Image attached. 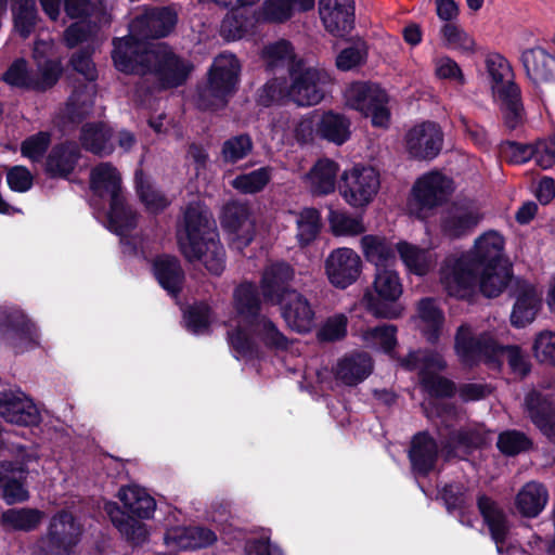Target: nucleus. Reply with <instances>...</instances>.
I'll return each mask as SVG.
<instances>
[{
    "label": "nucleus",
    "mask_w": 555,
    "mask_h": 555,
    "mask_svg": "<svg viewBox=\"0 0 555 555\" xmlns=\"http://www.w3.org/2000/svg\"><path fill=\"white\" fill-rule=\"evenodd\" d=\"M504 246V237L499 232L487 231L476 238L469 251L448 256L440 268V283L446 293L455 298L469 297L477 287V271L496 268L495 284L491 285L486 275L482 294L490 298L499 296L512 276Z\"/></svg>",
    "instance_id": "nucleus-1"
},
{
    "label": "nucleus",
    "mask_w": 555,
    "mask_h": 555,
    "mask_svg": "<svg viewBox=\"0 0 555 555\" xmlns=\"http://www.w3.org/2000/svg\"><path fill=\"white\" fill-rule=\"evenodd\" d=\"M112 59L115 67L125 74L154 75L163 88L182 85L192 65L178 59L163 43L149 42L141 34L116 38Z\"/></svg>",
    "instance_id": "nucleus-2"
},
{
    "label": "nucleus",
    "mask_w": 555,
    "mask_h": 555,
    "mask_svg": "<svg viewBox=\"0 0 555 555\" xmlns=\"http://www.w3.org/2000/svg\"><path fill=\"white\" fill-rule=\"evenodd\" d=\"M237 315L229 320L228 340L242 357L253 353L259 345L284 350L289 340L276 325L266 317H259L260 300L253 283H242L234 292Z\"/></svg>",
    "instance_id": "nucleus-3"
},
{
    "label": "nucleus",
    "mask_w": 555,
    "mask_h": 555,
    "mask_svg": "<svg viewBox=\"0 0 555 555\" xmlns=\"http://www.w3.org/2000/svg\"><path fill=\"white\" fill-rule=\"evenodd\" d=\"M209 211L199 203L190 204L177 230L180 251L189 261H201L215 275L224 269V250Z\"/></svg>",
    "instance_id": "nucleus-4"
},
{
    "label": "nucleus",
    "mask_w": 555,
    "mask_h": 555,
    "mask_svg": "<svg viewBox=\"0 0 555 555\" xmlns=\"http://www.w3.org/2000/svg\"><path fill=\"white\" fill-rule=\"evenodd\" d=\"M454 351L461 363L474 366L485 363L490 369L499 370L506 360L511 372L524 377L530 371V363L518 346L498 344L491 334H476L468 324H462L454 337Z\"/></svg>",
    "instance_id": "nucleus-5"
},
{
    "label": "nucleus",
    "mask_w": 555,
    "mask_h": 555,
    "mask_svg": "<svg viewBox=\"0 0 555 555\" xmlns=\"http://www.w3.org/2000/svg\"><path fill=\"white\" fill-rule=\"evenodd\" d=\"M291 83L284 79L269 80L258 92V102L263 106L289 99L299 106L319 104L325 94L326 87L332 82L331 75L324 68L311 66L298 60L291 68Z\"/></svg>",
    "instance_id": "nucleus-6"
},
{
    "label": "nucleus",
    "mask_w": 555,
    "mask_h": 555,
    "mask_svg": "<svg viewBox=\"0 0 555 555\" xmlns=\"http://www.w3.org/2000/svg\"><path fill=\"white\" fill-rule=\"evenodd\" d=\"M91 189L100 196L111 197L107 214L108 229L128 244L126 236L137 224V215L125 203L119 171L109 163H102L91 171Z\"/></svg>",
    "instance_id": "nucleus-7"
},
{
    "label": "nucleus",
    "mask_w": 555,
    "mask_h": 555,
    "mask_svg": "<svg viewBox=\"0 0 555 555\" xmlns=\"http://www.w3.org/2000/svg\"><path fill=\"white\" fill-rule=\"evenodd\" d=\"M403 294V285L398 271L392 268L375 270L371 288L364 292L362 304L376 318L398 319L403 306L398 302Z\"/></svg>",
    "instance_id": "nucleus-8"
},
{
    "label": "nucleus",
    "mask_w": 555,
    "mask_h": 555,
    "mask_svg": "<svg viewBox=\"0 0 555 555\" xmlns=\"http://www.w3.org/2000/svg\"><path fill=\"white\" fill-rule=\"evenodd\" d=\"M241 65L233 54L218 55L209 70L206 87L198 93V105L204 109L222 107L227 98L235 90Z\"/></svg>",
    "instance_id": "nucleus-9"
},
{
    "label": "nucleus",
    "mask_w": 555,
    "mask_h": 555,
    "mask_svg": "<svg viewBox=\"0 0 555 555\" xmlns=\"http://www.w3.org/2000/svg\"><path fill=\"white\" fill-rule=\"evenodd\" d=\"M81 526L67 511L57 512L50 519L47 532L31 546L33 555H72L80 541Z\"/></svg>",
    "instance_id": "nucleus-10"
},
{
    "label": "nucleus",
    "mask_w": 555,
    "mask_h": 555,
    "mask_svg": "<svg viewBox=\"0 0 555 555\" xmlns=\"http://www.w3.org/2000/svg\"><path fill=\"white\" fill-rule=\"evenodd\" d=\"M400 364L409 371L418 372L421 385L430 397H450L454 393V384L438 375L447 366L441 353L431 350L413 351Z\"/></svg>",
    "instance_id": "nucleus-11"
},
{
    "label": "nucleus",
    "mask_w": 555,
    "mask_h": 555,
    "mask_svg": "<svg viewBox=\"0 0 555 555\" xmlns=\"http://www.w3.org/2000/svg\"><path fill=\"white\" fill-rule=\"evenodd\" d=\"M379 188V175L373 167L354 165L340 175L338 191L350 207L365 208L375 199Z\"/></svg>",
    "instance_id": "nucleus-12"
},
{
    "label": "nucleus",
    "mask_w": 555,
    "mask_h": 555,
    "mask_svg": "<svg viewBox=\"0 0 555 555\" xmlns=\"http://www.w3.org/2000/svg\"><path fill=\"white\" fill-rule=\"evenodd\" d=\"M345 103L364 116H371L375 127H387L390 113L387 107L388 96L377 85L352 82L344 91Z\"/></svg>",
    "instance_id": "nucleus-13"
},
{
    "label": "nucleus",
    "mask_w": 555,
    "mask_h": 555,
    "mask_svg": "<svg viewBox=\"0 0 555 555\" xmlns=\"http://www.w3.org/2000/svg\"><path fill=\"white\" fill-rule=\"evenodd\" d=\"M452 181L438 171L423 175L415 182L409 210L417 218H426V211L441 205L452 192Z\"/></svg>",
    "instance_id": "nucleus-14"
},
{
    "label": "nucleus",
    "mask_w": 555,
    "mask_h": 555,
    "mask_svg": "<svg viewBox=\"0 0 555 555\" xmlns=\"http://www.w3.org/2000/svg\"><path fill=\"white\" fill-rule=\"evenodd\" d=\"M360 255L349 247L333 249L325 259V273L330 283L345 289L356 283L362 273Z\"/></svg>",
    "instance_id": "nucleus-15"
},
{
    "label": "nucleus",
    "mask_w": 555,
    "mask_h": 555,
    "mask_svg": "<svg viewBox=\"0 0 555 555\" xmlns=\"http://www.w3.org/2000/svg\"><path fill=\"white\" fill-rule=\"evenodd\" d=\"M73 68L80 73L89 81L96 77L94 64L88 52H78L72 57ZM95 96L94 86L89 82L81 89H77L70 95L67 103V114L70 119H81L90 114L93 107Z\"/></svg>",
    "instance_id": "nucleus-16"
},
{
    "label": "nucleus",
    "mask_w": 555,
    "mask_h": 555,
    "mask_svg": "<svg viewBox=\"0 0 555 555\" xmlns=\"http://www.w3.org/2000/svg\"><path fill=\"white\" fill-rule=\"evenodd\" d=\"M404 142L411 157L430 160L437 157L442 149L443 133L438 124L424 121L406 132Z\"/></svg>",
    "instance_id": "nucleus-17"
},
{
    "label": "nucleus",
    "mask_w": 555,
    "mask_h": 555,
    "mask_svg": "<svg viewBox=\"0 0 555 555\" xmlns=\"http://www.w3.org/2000/svg\"><path fill=\"white\" fill-rule=\"evenodd\" d=\"M0 416L21 426H37L41 422L38 406L21 389L0 391Z\"/></svg>",
    "instance_id": "nucleus-18"
},
{
    "label": "nucleus",
    "mask_w": 555,
    "mask_h": 555,
    "mask_svg": "<svg viewBox=\"0 0 555 555\" xmlns=\"http://www.w3.org/2000/svg\"><path fill=\"white\" fill-rule=\"evenodd\" d=\"M0 327H4L8 340L15 352H24L39 344L36 325L17 309L0 308Z\"/></svg>",
    "instance_id": "nucleus-19"
},
{
    "label": "nucleus",
    "mask_w": 555,
    "mask_h": 555,
    "mask_svg": "<svg viewBox=\"0 0 555 555\" xmlns=\"http://www.w3.org/2000/svg\"><path fill=\"white\" fill-rule=\"evenodd\" d=\"M177 23V14L169 8L139 9L130 22V31L141 34L142 38H159L167 36Z\"/></svg>",
    "instance_id": "nucleus-20"
},
{
    "label": "nucleus",
    "mask_w": 555,
    "mask_h": 555,
    "mask_svg": "<svg viewBox=\"0 0 555 555\" xmlns=\"http://www.w3.org/2000/svg\"><path fill=\"white\" fill-rule=\"evenodd\" d=\"M222 227L228 232L231 245L242 250L254 238L255 221L247 205L230 203L224 207Z\"/></svg>",
    "instance_id": "nucleus-21"
},
{
    "label": "nucleus",
    "mask_w": 555,
    "mask_h": 555,
    "mask_svg": "<svg viewBox=\"0 0 555 555\" xmlns=\"http://www.w3.org/2000/svg\"><path fill=\"white\" fill-rule=\"evenodd\" d=\"M286 324L298 333H307L314 325V311L308 299L297 291L286 292L276 302Z\"/></svg>",
    "instance_id": "nucleus-22"
},
{
    "label": "nucleus",
    "mask_w": 555,
    "mask_h": 555,
    "mask_svg": "<svg viewBox=\"0 0 555 555\" xmlns=\"http://www.w3.org/2000/svg\"><path fill=\"white\" fill-rule=\"evenodd\" d=\"M319 13L327 31L334 36L346 35L353 26V0H320Z\"/></svg>",
    "instance_id": "nucleus-23"
},
{
    "label": "nucleus",
    "mask_w": 555,
    "mask_h": 555,
    "mask_svg": "<svg viewBox=\"0 0 555 555\" xmlns=\"http://www.w3.org/2000/svg\"><path fill=\"white\" fill-rule=\"evenodd\" d=\"M2 78L12 87L43 91L55 85L56 67L52 65L46 72L34 74L28 70L25 60L20 59L12 63Z\"/></svg>",
    "instance_id": "nucleus-24"
},
{
    "label": "nucleus",
    "mask_w": 555,
    "mask_h": 555,
    "mask_svg": "<svg viewBox=\"0 0 555 555\" xmlns=\"http://www.w3.org/2000/svg\"><path fill=\"white\" fill-rule=\"evenodd\" d=\"M516 302L511 314V322L516 327H525L535 319L541 306V293L534 285L517 280Z\"/></svg>",
    "instance_id": "nucleus-25"
},
{
    "label": "nucleus",
    "mask_w": 555,
    "mask_h": 555,
    "mask_svg": "<svg viewBox=\"0 0 555 555\" xmlns=\"http://www.w3.org/2000/svg\"><path fill=\"white\" fill-rule=\"evenodd\" d=\"M64 9L68 17L80 18L65 30L64 39L69 48L88 40L95 34V26H91L83 20L92 10L90 0H64Z\"/></svg>",
    "instance_id": "nucleus-26"
},
{
    "label": "nucleus",
    "mask_w": 555,
    "mask_h": 555,
    "mask_svg": "<svg viewBox=\"0 0 555 555\" xmlns=\"http://www.w3.org/2000/svg\"><path fill=\"white\" fill-rule=\"evenodd\" d=\"M482 215L474 202L454 204L447 212L443 222V232L451 237H459L478 224Z\"/></svg>",
    "instance_id": "nucleus-27"
},
{
    "label": "nucleus",
    "mask_w": 555,
    "mask_h": 555,
    "mask_svg": "<svg viewBox=\"0 0 555 555\" xmlns=\"http://www.w3.org/2000/svg\"><path fill=\"white\" fill-rule=\"evenodd\" d=\"M360 247L367 262L375 270L392 268L397 262V245L395 246L386 237L366 234L361 237Z\"/></svg>",
    "instance_id": "nucleus-28"
},
{
    "label": "nucleus",
    "mask_w": 555,
    "mask_h": 555,
    "mask_svg": "<svg viewBox=\"0 0 555 555\" xmlns=\"http://www.w3.org/2000/svg\"><path fill=\"white\" fill-rule=\"evenodd\" d=\"M477 504L496 545V551L502 554L508 535L506 515L496 502L486 495L479 496Z\"/></svg>",
    "instance_id": "nucleus-29"
},
{
    "label": "nucleus",
    "mask_w": 555,
    "mask_h": 555,
    "mask_svg": "<svg viewBox=\"0 0 555 555\" xmlns=\"http://www.w3.org/2000/svg\"><path fill=\"white\" fill-rule=\"evenodd\" d=\"M414 321L428 343L438 341L444 324V314L434 299L423 298L418 301Z\"/></svg>",
    "instance_id": "nucleus-30"
},
{
    "label": "nucleus",
    "mask_w": 555,
    "mask_h": 555,
    "mask_svg": "<svg viewBox=\"0 0 555 555\" xmlns=\"http://www.w3.org/2000/svg\"><path fill=\"white\" fill-rule=\"evenodd\" d=\"M27 470L15 467L12 462L0 463V492L8 504L24 502L28 499V491L23 481Z\"/></svg>",
    "instance_id": "nucleus-31"
},
{
    "label": "nucleus",
    "mask_w": 555,
    "mask_h": 555,
    "mask_svg": "<svg viewBox=\"0 0 555 555\" xmlns=\"http://www.w3.org/2000/svg\"><path fill=\"white\" fill-rule=\"evenodd\" d=\"M338 170L337 163L321 158L304 176V180L313 194L327 195L335 191Z\"/></svg>",
    "instance_id": "nucleus-32"
},
{
    "label": "nucleus",
    "mask_w": 555,
    "mask_h": 555,
    "mask_svg": "<svg viewBox=\"0 0 555 555\" xmlns=\"http://www.w3.org/2000/svg\"><path fill=\"white\" fill-rule=\"evenodd\" d=\"M294 278L293 268L285 262L268 266L262 274L261 289L264 298L272 304L278 302L287 289L285 285Z\"/></svg>",
    "instance_id": "nucleus-33"
},
{
    "label": "nucleus",
    "mask_w": 555,
    "mask_h": 555,
    "mask_svg": "<svg viewBox=\"0 0 555 555\" xmlns=\"http://www.w3.org/2000/svg\"><path fill=\"white\" fill-rule=\"evenodd\" d=\"M521 62L528 77L534 82H544L555 78V56L540 47L527 49Z\"/></svg>",
    "instance_id": "nucleus-34"
},
{
    "label": "nucleus",
    "mask_w": 555,
    "mask_h": 555,
    "mask_svg": "<svg viewBox=\"0 0 555 555\" xmlns=\"http://www.w3.org/2000/svg\"><path fill=\"white\" fill-rule=\"evenodd\" d=\"M409 457L415 474L427 475L434 469L438 457L436 441L426 433L415 435L411 443Z\"/></svg>",
    "instance_id": "nucleus-35"
},
{
    "label": "nucleus",
    "mask_w": 555,
    "mask_h": 555,
    "mask_svg": "<svg viewBox=\"0 0 555 555\" xmlns=\"http://www.w3.org/2000/svg\"><path fill=\"white\" fill-rule=\"evenodd\" d=\"M548 491L545 486L538 481L525 483L515 496V506L519 514L525 517H537L546 506Z\"/></svg>",
    "instance_id": "nucleus-36"
},
{
    "label": "nucleus",
    "mask_w": 555,
    "mask_h": 555,
    "mask_svg": "<svg viewBox=\"0 0 555 555\" xmlns=\"http://www.w3.org/2000/svg\"><path fill=\"white\" fill-rule=\"evenodd\" d=\"M526 409L533 424L548 439L555 440V408L538 392H530L526 397Z\"/></svg>",
    "instance_id": "nucleus-37"
},
{
    "label": "nucleus",
    "mask_w": 555,
    "mask_h": 555,
    "mask_svg": "<svg viewBox=\"0 0 555 555\" xmlns=\"http://www.w3.org/2000/svg\"><path fill=\"white\" fill-rule=\"evenodd\" d=\"M373 370L371 357L365 352H354L337 363L336 378L352 386L364 380Z\"/></svg>",
    "instance_id": "nucleus-38"
},
{
    "label": "nucleus",
    "mask_w": 555,
    "mask_h": 555,
    "mask_svg": "<svg viewBox=\"0 0 555 555\" xmlns=\"http://www.w3.org/2000/svg\"><path fill=\"white\" fill-rule=\"evenodd\" d=\"M104 509L113 525L129 541L134 544H142L147 540L150 535L147 526L127 515L115 502L106 503Z\"/></svg>",
    "instance_id": "nucleus-39"
},
{
    "label": "nucleus",
    "mask_w": 555,
    "mask_h": 555,
    "mask_svg": "<svg viewBox=\"0 0 555 555\" xmlns=\"http://www.w3.org/2000/svg\"><path fill=\"white\" fill-rule=\"evenodd\" d=\"M153 272L168 294L176 296L181 291L184 273L176 257L158 256L153 262Z\"/></svg>",
    "instance_id": "nucleus-40"
},
{
    "label": "nucleus",
    "mask_w": 555,
    "mask_h": 555,
    "mask_svg": "<svg viewBox=\"0 0 555 555\" xmlns=\"http://www.w3.org/2000/svg\"><path fill=\"white\" fill-rule=\"evenodd\" d=\"M117 496L125 508L140 519H150L156 509L154 498L137 485L121 487Z\"/></svg>",
    "instance_id": "nucleus-41"
},
{
    "label": "nucleus",
    "mask_w": 555,
    "mask_h": 555,
    "mask_svg": "<svg viewBox=\"0 0 555 555\" xmlns=\"http://www.w3.org/2000/svg\"><path fill=\"white\" fill-rule=\"evenodd\" d=\"M397 250L408 271L423 276L430 272L437 262L435 253L406 242L397 244Z\"/></svg>",
    "instance_id": "nucleus-42"
},
{
    "label": "nucleus",
    "mask_w": 555,
    "mask_h": 555,
    "mask_svg": "<svg viewBox=\"0 0 555 555\" xmlns=\"http://www.w3.org/2000/svg\"><path fill=\"white\" fill-rule=\"evenodd\" d=\"M80 142L87 151L100 156L109 155L114 151L112 129L104 122L83 125Z\"/></svg>",
    "instance_id": "nucleus-43"
},
{
    "label": "nucleus",
    "mask_w": 555,
    "mask_h": 555,
    "mask_svg": "<svg viewBox=\"0 0 555 555\" xmlns=\"http://www.w3.org/2000/svg\"><path fill=\"white\" fill-rule=\"evenodd\" d=\"M8 0H0V16L7 12ZM12 14L14 29L23 38H27L34 30L38 12L35 0H12Z\"/></svg>",
    "instance_id": "nucleus-44"
},
{
    "label": "nucleus",
    "mask_w": 555,
    "mask_h": 555,
    "mask_svg": "<svg viewBox=\"0 0 555 555\" xmlns=\"http://www.w3.org/2000/svg\"><path fill=\"white\" fill-rule=\"evenodd\" d=\"M79 150L75 143L60 144L48 155L46 169L54 177H66L75 168Z\"/></svg>",
    "instance_id": "nucleus-45"
},
{
    "label": "nucleus",
    "mask_w": 555,
    "mask_h": 555,
    "mask_svg": "<svg viewBox=\"0 0 555 555\" xmlns=\"http://www.w3.org/2000/svg\"><path fill=\"white\" fill-rule=\"evenodd\" d=\"M487 441L488 437L481 427L453 431L446 447L447 456L465 459L473 448H477Z\"/></svg>",
    "instance_id": "nucleus-46"
},
{
    "label": "nucleus",
    "mask_w": 555,
    "mask_h": 555,
    "mask_svg": "<svg viewBox=\"0 0 555 555\" xmlns=\"http://www.w3.org/2000/svg\"><path fill=\"white\" fill-rule=\"evenodd\" d=\"M44 518V513L37 508H10L2 513L1 525L14 531H33L39 527Z\"/></svg>",
    "instance_id": "nucleus-47"
},
{
    "label": "nucleus",
    "mask_w": 555,
    "mask_h": 555,
    "mask_svg": "<svg viewBox=\"0 0 555 555\" xmlns=\"http://www.w3.org/2000/svg\"><path fill=\"white\" fill-rule=\"evenodd\" d=\"M486 65L491 78L493 98L507 93L509 87H517L511 81L512 68L505 57L500 54H491L487 57Z\"/></svg>",
    "instance_id": "nucleus-48"
},
{
    "label": "nucleus",
    "mask_w": 555,
    "mask_h": 555,
    "mask_svg": "<svg viewBox=\"0 0 555 555\" xmlns=\"http://www.w3.org/2000/svg\"><path fill=\"white\" fill-rule=\"evenodd\" d=\"M350 121L340 114L333 112L319 116L318 134L335 144H343L350 137Z\"/></svg>",
    "instance_id": "nucleus-49"
},
{
    "label": "nucleus",
    "mask_w": 555,
    "mask_h": 555,
    "mask_svg": "<svg viewBox=\"0 0 555 555\" xmlns=\"http://www.w3.org/2000/svg\"><path fill=\"white\" fill-rule=\"evenodd\" d=\"M315 0H267L262 7V18L269 22H283L292 16L293 10L308 11Z\"/></svg>",
    "instance_id": "nucleus-50"
},
{
    "label": "nucleus",
    "mask_w": 555,
    "mask_h": 555,
    "mask_svg": "<svg viewBox=\"0 0 555 555\" xmlns=\"http://www.w3.org/2000/svg\"><path fill=\"white\" fill-rule=\"evenodd\" d=\"M361 340L365 347L390 353L397 345V327L391 324L362 331Z\"/></svg>",
    "instance_id": "nucleus-51"
},
{
    "label": "nucleus",
    "mask_w": 555,
    "mask_h": 555,
    "mask_svg": "<svg viewBox=\"0 0 555 555\" xmlns=\"http://www.w3.org/2000/svg\"><path fill=\"white\" fill-rule=\"evenodd\" d=\"M328 223L335 236H357L366 231L361 216H352L343 210L331 209Z\"/></svg>",
    "instance_id": "nucleus-52"
},
{
    "label": "nucleus",
    "mask_w": 555,
    "mask_h": 555,
    "mask_svg": "<svg viewBox=\"0 0 555 555\" xmlns=\"http://www.w3.org/2000/svg\"><path fill=\"white\" fill-rule=\"evenodd\" d=\"M262 59L268 68L287 67L289 73L291 68L298 63L292 44L286 40L268 44L262 51Z\"/></svg>",
    "instance_id": "nucleus-53"
},
{
    "label": "nucleus",
    "mask_w": 555,
    "mask_h": 555,
    "mask_svg": "<svg viewBox=\"0 0 555 555\" xmlns=\"http://www.w3.org/2000/svg\"><path fill=\"white\" fill-rule=\"evenodd\" d=\"M135 186L141 202L151 212H158L169 205V199L154 188L141 170L135 172Z\"/></svg>",
    "instance_id": "nucleus-54"
},
{
    "label": "nucleus",
    "mask_w": 555,
    "mask_h": 555,
    "mask_svg": "<svg viewBox=\"0 0 555 555\" xmlns=\"http://www.w3.org/2000/svg\"><path fill=\"white\" fill-rule=\"evenodd\" d=\"M271 177V168L261 167L254 171L238 175L232 180L231 185L240 193L255 194L264 189Z\"/></svg>",
    "instance_id": "nucleus-55"
},
{
    "label": "nucleus",
    "mask_w": 555,
    "mask_h": 555,
    "mask_svg": "<svg viewBox=\"0 0 555 555\" xmlns=\"http://www.w3.org/2000/svg\"><path fill=\"white\" fill-rule=\"evenodd\" d=\"M504 115V122L509 129H515L522 120V106L518 87H509L507 93L494 98Z\"/></svg>",
    "instance_id": "nucleus-56"
},
{
    "label": "nucleus",
    "mask_w": 555,
    "mask_h": 555,
    "mask_svg": "<svg viewBox=\"0 0 555 555\" xmlns=\"http://www.w3.org/2000/svg\"><path fill=\"white\" fill-rule=\"evenodd\" d=\"M296 224L299 244L308 245L319 234L321 228L320 212L314 208H305L297 214Z\"/></svg>",
    "instance_id": "nucleus-57"
},
{
    "label": "nucleus",
    "mask_w": 555,
    "mask_h": 555,
    "mask_svg": "<svg viewBox=\"0 0 555 555\" xmlns=\"http://www.w3.org/2000/svg\"><path fill=\"white\" fill-rule=\"evenodd\" d=\"M532 352L539 363L555 366V332H539L533 339Z\"/></svg>",
    "instance_id": "nucleus-58"
},
{
    "label": "nucleus",
    "mask_w": 555,
    "mask_h": 555,
    "mask_svg": "<svg viewBox=\"0 0 555 555\" xmlns=\"http://www.w3.org/2000/svg\"><path fill=\"white\" fill-rule=\"evenodd\" d=\"M441 38L446 47L450 49L472 51L475 42L473 38L457 24L446 23L440 29Z\"/></svg>",
    "instance_id": "nucleus-59"
},
{
    "label": "nucleus",
    "mask_w": 555,
    "mask_h": 555,
    "mask_svg": "<svg viewBox=\"0 0 555 555\" xmlns=\"http://www.w3.org/2000/svg\"><path fill=\"white\" fill-rule=\"evenodd\" d=\"M253 150L251 139L241 134L227 140L222 145V158L225 163L234 164L245 158Z\"/></svg>",
    "instance_id": "nucleus-60"
},
{
    "label": "nucleus",
    "mask_w": 555,
    "mask_h": 555,
    "mask_svg": "<svg viewBox=\"0 0 555 555\" xmlns=\"http://www.w3.org/2000/svg\"><path fill=\"white\" fill-rule=\"evenodd\" d=\"M184 321L189 331L194 334H204L211 323L210 308L205 304L195 305L184 313Z\"/></svg>",
    "instance_id": "nucleus-61"
},
{
    "label": "nucleus",
    "mask_w": 555,
    "mask_h": 555,
    "mask_svg": "<svg viewBox=\"0 0 555 555\" xmlns=\"http://www.w3.org/2000/svg\"><path fill=\"white\" fill-rule=\"evenodd\" d=\"M434 72L437 78L449 80L456 85L463 86L466 82L460 65L449 56H438L434 60Z\"/></svg>",
    "instance_id": "nucleus-62"
},
{
    "label": "nucleus",
    "mask_w": 555,
    "mask_h": 555,
    "mask_svg": "<svg viewBox=\"0 0 555 555\" xmlns=\"http://www.w3.org/2000/svg\"><path fill=\"white\" fill-rule=\"evenodd\" d=\"M531 447V441L526 435L516 430L502 433L498 439V448L506 455H515Z\"/></svg>",
    "instance_id": "nucleus-63"
},
{
    "label": "nucleus",
    "mask_w": 555,
    "mask_h": 555,
    "mask_svg": "<svg viewBox=\"0 0 555 555\" xmlns=\"http://www.w3.org/2000/svg\"><path fill=\"white\" fill-rule=\"evenodd\" d=\"M293 134L297 142L308 143L318 134L319 115L309 113L292 121Z\"/></svg>",
    "instance_id": "nucleus-64"
}]
</instances>
